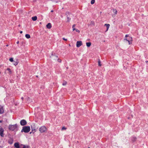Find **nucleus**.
<instances>
[{
	"label": "nucleus",
	"instance_id": "obj_1",
	"mask_svg": "<svg viewBox=\"0 0 148 148\" xmlns=\"http://www.w3.org/2000/svg\"><path fill=\"white\" fill-rule=\"evenodd\" d=\"M30 128L29 126H24L23 127L21 132L28 133L30 131Z\"/></svg>",
	"mask_w": 148,
	"mask_h": 148
},
{
	"label": "nucleus",
	"instance_id": "obj_2",
	"mask_svg": "<svg viewBox=\"0 0 148 148\" xmlns=\"http://www.w3.org/2000/svg\"><path fill=\"white\" fill-rule=\"evenodd\" d=\"M17 126L16 124L14 125H10L9 129L10 130L12 131H14L17 128Z\"/></svg>",
	"mask_w": 148,
	"mask_h": 148
},
{
	"label": "nucleus",
	"instance_id": "obj_3",
	"mask_svg": "<svg viewBox=\"0 0 148 148\" xmlns=\"http://www.w3.org/2000/svg\"><path fill=\"white\" fill-rule=\"evenodd\" d=\"M39 130L40 132L42 133L46 132L47 131V129L45 126H42L39 128Z\"/></svg>",
	"mask_w": 148,
	"mask_h": 148
},
{
	"label": "nucleus",
	"instance_id": "obj_4",
	"mask_svg": "<svg viewBox=\"0 0 148 148\" xmlns=\"http://www.w3.org/2000/svg\"><path fill=\"white\" fill-rule=\"evenodd\" d=\"M31 127L32 132H33V133H34L36 131V127L35 124L34 123L32 124L31 125Z\"/></svg>",
	"mask_w": 148,
	"mask_h": 148
},
{
	"label": "nucleus",
	"instance_id": "obj_5",
	"mask_svg": "<svg viewBox=\"0 0 148 148\" xmlns=\"http://www.w3.org/2000/svg\"><path fill=\"white\" fill-rule=\"evenodd\" d=\"M4 131L3 129L0 126V135L1 137H3L4 136V134L3 133Z\"/></svg>",
	"mask_w": 148,
	"mask_h": 148
},
{
	"label": "nucleus",
	"instance_id": "obj_6",
	"mask_svg": "<svg viewBox=\"0 0 148 148\" xmlns=\"http://www.w3.org/2000/svg\"><path fill=\"white\" fill-rule=\"evenodd\" d=\"M20 123L21 125L24 126L27 124V122L25 120L23 119L20 121Z\"/></svg>",
	"mask_w": 148,
	"mask_h": 148
},
{
	"label": "nucleus",
	"instance_id": "obj_7",
	"mask_svg": "<svg viewBox=\"0 0 148 148\" xmlns=\"http://www.w3.org/2000/svg\"><path fill=\"white\" fill-rule=\"evenodd\" d=\"M82 45V42L81 41H77L76 43V46L77 47H80Z\"/></svg>",
	"mask_w": 148,
	"mask_h": 148
},
{
	"label": "nucleus",
	"instance_id": "obj_8",
	"mask_svg": "<svg viewBox=\"0 0 148 148\" xmlns=\"http://www.w3.org/2000/svg\"><path fill=\"white\" fill-rule=\"evenodd\" d=\"M14 146L16 148H21L19 146V144L18 143H15L14 144Z\"/></svg>",
	"mask_w": 148,
	"mask_h": 148
},
{
	"label": "nucleus",
	"instance_id": "obj_9",
	"mask_svg": "<svg viewBox=\"0 0 148 148\" xmlns=\"http://www.w3.org/2000/svg\"><path fill=\"white\" fill-rule=\"evenodd\" d=\"M4 112V110L3 107L0 106V114H2Z\"/></svg>",
	"mask_w": 148,
	"mask_h": 148
},
{
	"label": "nucleus",
	"instance_id": "obj_10",
	"mask_svg": "<svg viewBox=\"0 0 148 148\" xmlns=\"http://www.w3.org/2000/svg\"><path fill=\"white\" fill-rule=\"evenodd\" d=\"M46 27L48 29H50L51 27V24L50 23H48L46 25Z\"/></svg>",
	"mask_w": 148,
	"mask_h": 148
},
{
	"label": "nucleus",
	"instance_id": "obj_11",
	"mask_svg": "<svg viewBox=\"0 0 148 148\" xmlns=\"http://www.w3.org/2000/svg\"><path fill=\"white\" fill-rule=\"evenodd\" d=\"M13 140L12 139L10 138L8 140V143L9 144H11L13 143Z\"/></svg>",
	"mask_w": 148,
	"mask_h": 148
},
{
	"label": "nucleus",
	"instance_id": "obj_12",
	"mask_svg": "<svg viewBox=\"0 0 148 148\" xmlns=\"http://www.w3.org/2000/svg\"><path fill=\"white\" fill-rule=\"evenodd\" d=\"M86 44L88 47H89L91 45V43L90 42H87L86 43Z\"/></svg>",
	"mask_w": 148,
	"mask_h": 148
},
{
	"label": "nucleus",
	"instance_id": "obj_13",
	"mask_svg": "<svg viewBox=\"0 0 148 148\" xmlns=\"http://www.w3.org/2000/svg\"><path fill=\"white\" fill-rule=\"evenodd\" d=\"M113 12L115 14L114 15V16H115L117 13V11L116 10V9H113Z\"/></svg>",
	"mask_w": 148,
	"mask_h": 148
},
{
	"label": "nucleus",
	"instance_id": "obj_14",
	"mask_svg": "<svg viewBox=\"0 0 148 148\" xmlns=\"http://www.w3.org/2000/svg\"><path fill=\"white\" fill-rule=\"evenodd\" d=\"M51 57L54 59H56L58 58V56H54L53 55V54H52L51 55Z\"/></svg>",
	"mask_w": 148,
	"mask_h": 148
},
{
	"label": "nucleus",
	"instance_id": "obj_15",
	"mask_svg": "<svg viewBox=\"0 0 148 148\" xmlns=\"http://www.w3.org/2000/svg\"><path fill=\"white\" fill-rule=\"evenodd\" d=\"M104 26H106L107 28L106 31H107L110 26V25L109 24H105Z\"/></svg>",
	"mask_w": 148,
	"mask_h": 148
},
{
	"label": "nucleus",
	"instance_id": "obj_16",
	"mask_svg": "<svg viewBox=\"0 0 148 148\" xmlns=\"http://www.w3.org/2000/svg\"><path fill=\"white\" fill-rule=\"evenodd\" d=\"M32 19L33 21H35L37 19V17L36 16H34L32 17Z\"/></svg>",
	"mask_w": 148,
	"mask_h": 148
},
{
	"label": "nucleus",
	"instance_id": "obj_17",
	"mask_svg": "<svg viewBox=\"0 0 148 148\" xmlns=\"http://www.w3.org/2000/svg\"><path fill=\"white\" fill-rule=\"evenodd\" d=\"M25 37L27 38H30V35L29 34H26L25 35Z\"/></svg>",
	"mask_w": 148,
	"mask_h": 148
},
{
	"label": "nucleus",
	"instance_id": "obj_18",
	"mask_svg": "<svg viewBox=\"0 0 148 148\" xmlns=\"http://www.w3.org/2000/svg\"><path fill=\"white\" fill-rule=\"evenodd\" d=\"M75 24H73L72 26V28H73V31L75 30H76L75 28Z\"/></svg>",
	"mask_w": 148,
	"mask_h": 148
},
{
	"label": "nucleus",
	"instance_id": "obj_19",
	"mask_svg": "<svg viewBox=\"0 0 148 148\" xmlns=\"http://www.w3.org/2000/svg\"><path fill=\"white\" fill-rule=\"evenodd\" d=\"M71 15V14L69 12H66V15Z\"/></svg>",
	"mask_w": 148,
	"mask_h": 148
},
{
	"label": "nucleus",
	"instance_id": "obj_20",
	"mask_svg": "<svg viewBox=\"0 0 148 148\" xmlns=\"http://www.w3.org/2000/svg\"><path fill=\"white\" fill-rule=\"evenodd\" d=\"M98 65L99 66H101V61L99 60H98Z\"/></svg>",
	"mask_w": 148,
	"mask_h": 148
},
{
	"label": "nucleus",
	"instance_id": "obj_21",
	"mask_svg": "<svg viewBox=\"0 0 148 148\" xmlns=\"http://www.w3.org/2000/svg\"><path fill=\"white\" fill-rule=\"evenodd\" d=\"M129 40H128L126 38H125L124 39V40H123V41L124 42H126V41H128Z\"/></svg>",
	"mask_w": 148,
	"mask_h": 148
},
{
	"label": "nucleus",
	"instance_id": "obj_22",
	"mask_svg": "<svg viewBox=\"0 0 148 148\" xmlns=\"http://www.w3.org/2000/svg\"><path fill=\"white\" fill-rule=\"evenodd\" d=\"M95 0H92L91 1V3L92 4H93L95 3Z\"/></svg>",
	"mask_w": 148,
	"mask_h": 148
},
{
	"label": "nucleus",
	"instance_id": "obj_23",
	"mask_svg": "<svg viewBox=\"0 0 148 148\" xmlns=\"http://www.w3.org/2000/svg\"><path fill=\"white\" fill-rule=\"evenodd\" d=\"M66 127H63L62 128V130H66Z\"/></svg>",
	"mask_w": 148,
	"mask_h": 148
},
{
	"label": "nucleus",
	"instance_id": "obj_24",
	"mask_svg": "<svg viewBox=\"0 0 148 148\" xmlns=\"http://www.w3.org/2000/svg\"><path fill=\"white\" fill-rule=\"evenodd\" d=\"M22 145L23 146V148H28V147L27 146H26L24 145Z\"/></svg>",
	"mask_w": 148,
	"mask_h": 148
},
{
	"label": "nucleus",
	"instance_id": "obj_25",
	"mask_svg": "<svg viewBox=\"0 0 148 148\" xmlns=\"http://www.w3.org/2000/svg\"><path fill=\"white\" fill-rule=\"evenodd\" d=\"M67 18V21H68V22L70 21L71 19V18H70V17Z\"/></svg>",
	"mask_w": 148,
	"mask_h": 148
},
{
	"label": "nucleus",
	"instance_id": "obj_26",
	"mask_svg": "<svg viewBox=\"0 0 148 148\" xmlns=\"http://www.w3.org/2000/svg\"><path fill=\"white\" fill-rule=\"evenodd\" d=\"M10 61L11 62H12L13 61V59L12 58H11L9 59Z\"/></svg>",
	"mask_w": 148,
	"mask_h": 148
},
{
	"label": "nucleus",
	"instance_id": "obj_27",
	"mask_svg": "<svg viewBox=\"0 0 148 148\" xmlns=\"http://www.w3.org/2000/svg\"><path fill=\"white\" fill-rule=\"evenodd\" d=\"M67 83L66 82H64L63 84H62V85L64 86V85H65Z\"/></svg>",
	"mask_w": 148,
	"mask_h": 148
},
{
	"label": "nucleus",
	"instance_id": "obj_28",
	"mask_svg": "<svg viewBox=\"0 0 148 148\" xmlns=\"http://www.w3.org/2000/svg\"><path fill=\"white\" fill-rule=\"evenodd\" d=\"M18 63L16 62H14V63H13L14 64L15 66H16L18 64Z\"/></svg>",
	"mask_w": 148,
	"mask_h": 148
},
{
	"label": "nucleus",
	"instance_id": "obj_29",
	"mask_svg": "<svg viewBox=\"0 0 148 148\" xmlns=\"http://www.w3.org/2000/svg\"><path fill=\"white\" fill-rule=\"evenodd\" d=\"M7 70H8L10 72V73H11V71L10 70V69L9 68H7Z\"/></svg>",
	"mask_w": 148,
	"mask_h": 148
},
{
	"label": "nucleus",
	"instance_id": "obj_30",
	"mask_svg": "<svg viewBox=\"0 0 148 148\" xmlns=\"http://www.w3.org/2000/svg\"><path fill=\"white\" fill-rule=\"evenodd\" d=\"M94 22L93 21H92L91 22V24H90L91 25H94Z\"/></svg>",
	"mask_w": 148,
	"mask_h": 148
},
{
	"label": "nucleus",
	"instance_id": "obj_31",
	"mask_svg": "<svg viewBox=\"0 0 148 148\" xmlns=\"http://www.w3.org/2000/svg\"><path fill=\"white\" fill-rule=\"evenodd\" d=\"M75 30L78 33H79L80 32V31L79 30L77 29H76V30Z\"/></svg>",
	"mask_w": 148,
	"mask_h": 148
},
{
	"label": "nucleus",
	"instance_id": "obj_32",
	"mask_svg": "<svg viewBox=\"0 0 148 148\" xmlns=\"http://www.w3.org/2000/svg\"><path fill=\"white\" fill-rule=\"evenodd\" d=\"M58 62H61V60L59 59H58Z\"/></svg>",
	"mask_w": 148,
	"mask_h": 148
},
{
	"label": "nucleus",
	"instance_id": "obj_33",
	"mask_svg": "<svg viewBox=\"0 0 148 148\" xmlns=\"http://www.w3.org/2000/svg\"><path fill=\"white\" fill-rule=\"evenodd\" d=\"M64 40H65V41H67V39H65V38H62Z\"/></svg>",
	"mask_w": 148,
	"mask_h": 148
},
{
	"label": "nucleus",
	"instance_id": "obj_34",
	"mask_svg": "<svg viewBox=\"0 0 148 148\" xmlns=\"http://www.w3.org/2000/svg\"><path fill=\"white\" fill-rule=\"evenodd\" d=\"M128 42L129 43V45H130V44H131L132 43L130 42V41L129 40H128Z\"/></svg>",
	"mask_w": 148,
	"mask_h": 148
},
{
	"label": "nucleus",
	"instance_id": "obj_35",
	"mask_svg": "<svg viewBox=\"0 0 148 148\" xmlns=\"http://www.w3.org/2000/svg\"><path fill=\"white\" fill-rule=\"evenodd\" d=\"M129 36V35L128 34H126L125 36V38H127Z\"/></svg>",
	"mask_w": 148,
	"mask_h": 148
},
{
	"label": "nucleus",
	"instance_id": "obj_36",
	"mask_svg": "<svg viewBox=\"0 0 148 148\" xmlns=\"http://www.w3.org/2000/svg\"><path fill=\"white\" fill-rule=\"evenodd\" d=\"M66 17H67V18H68V17H70V15H66Z\"/></svg>",
	"mask_w": 148,
	"mask_h": 148
},
{
	"label": "nucleus",
	"instance_id": "obj_37",
	"mask_svg": "<svg viewBox=\"0 0 148 148\" xmlns=\"http://www.w3.org/2000/svg\"><path fill=\"white\" fill-rule=\"evenodd\" d=\"M54 2H56V3H57L58 2V1H56V0H54Z\"/></svg>",
	"mask_w": 148,
	"mask_h": 148
},
{
	"label": "nucleus",
	"instance_id": "obj_38",
	"mask_svg": "<svg viewBox=\"0 0 148 148\" xmlns=\"http://www.w3.org/2000/svg\"><path fill=\"white\" fill-rule=\"evenodd\" d=\"M17 44H18L19 43V41H17L16 42Z\"/></svg>",
	"mask_w": 148,
	"mask_h": 148
},
{
	"label": "nucleus",
	"instance_id": "obj_39",
	"mask_svg": "<svg viewBox=\"0 0 148 148\" xmlns=\"http://www.w3.org/2000/svg\"><path fill=\"white\" fill-rule=\"evenodd\" d=\"M22 33H23V32L22 31H21L20 32V33L21 34H22Z\"/></svg>",
	"mask_w": 148,
	"mask_h": 148
},
{
	"label": "nucleus",
	"instance_id": "obj_40",
	"mask_svg": "<svg viewBox=\"0 0 148 148\" xmlns=\"http://www.w3.org/2000/svg\"><path fill=\"white\" fill-rule=\"evenodd\" d=\"M145 62H146V63H147V62H148V61H146Z\"/></svg>",
	"mask_w": 148,
	"mask_h": 148
},
{
	"label": "nucleus",
	"instance_id": "obj_41",
	"mask_svg": "<svg viewBox=\"0 0 148 148\" xmlns=\"http://www.w3.org/2000/svg\"><path fill=\"white\" fill-rule=\"evenodd\" d=\"M51 12H53V10H52L51 11Z\"/></svg>",
	"mask_w": 148,
	"mask_h": 148
},
{
	"label": "nucleus",
	"instance_id": "obj_42",
	"mask_svg": "<svg viewBox=\"0 0 148 148\" xmlns=\"http://www.w3.org/2000/svg\"><path fill=\"white\" fill-rule=\"evenodd\" d=\"M32 133H33V132H32V131L30 133L31 134Z\"/></svg>",
	"mask_w": 148,
	"mask_h": 148
},
{
	"label": "nucleus",
	"instance_id": "obj_43",
	"mask_svg": "<svg viewBox=\"0 0 148 148\" xmlns=\"http://www.w3.org/2000/svg\"><path fill=\"white\" fill-rule=\"evenodd\" d=\"M0 148H2V147L1 146H0Z\"/></svg>",
	"mask_w": 148,
	"mask_h": 148
},
{
	"label": "nucleus",
	"instance_id": "obj_44",
	"mask_svg": "<svg viewBox=\"0 0 148 148\" xmlns=\"http://www.w3.org/2000/svg\"><path fill=\"white\" fill-rule=\"evenodd\" d=\"M8 45H6V47H8Z\"/></svg>",
	"mask_w": 148,
	"mask_h": 148
},
{
	"label": "nucleus",
	"instance_id": "obj_45",
	"mask_svg": "<svg viewBox=\"0 0 148 148\" xmlns=\"http://www.w3.org/2000/svg\"><path fill=\"white\" fill-rule=\"evenodd\" d=\"M23 97H22L21 98V99H22V100H23Z\"/></svg>",
	"mask_w": 148,
	"mask_h": 148
},
{
	"label": "nucleus",
	"instance_id": "obj_46",
	"mask_svg": "<svg viewBox=\"0 0 148 148\" xmlns=\"http://www.w3.org/2000/svg\"><path fill=\"white\" fill-rule=\"evenodd\" d=\"M36 1V0H34V1Z\"/></svg>",
	"mask_w": 148,
	"mask_h": 148
},
{
	"label": "nucleus",
	"instance_id": "obj_47",
	"mask_svg": "<svg viewBox=\"0 0 148 148\" xmlns=\"http://www.w3.org/2000/svg\"><path fill=\"white\" fill-rule=\"evenodd\" d=\"M2 122V121H0V122Z\"/></svg>",
	"mask_w": 148,
	"mask_h": 148
},
{
	"label": "nucleus",
	"instance_id": "obj_48",
	"mask_svg": "<svg viewBox=\"0 0 148 148\" xmlns=\"http://www.w3.org/2000/svg\"><path fill=\"white\" fill-rule=\"evenodd\" d=\"M18 26H19H19H20V25H19Z\"/></svg>",
	"mask_w": 148,
	"mask_h": 148
},
{
	"label": "nucleus",
	"instance_id": "obj_49",
	"mask_svg": "<svg viewBox=\"0 0 148 148\" xmlns=\"http://www.w3.org/2000/svg\"><path fill=\"white\" fill-rule=\"evenodd\" d=\"M88 148H89V147H88Z\"/></svg>",
	"mask_w": 148,
	"mask_h": 148
}]
</instances>
